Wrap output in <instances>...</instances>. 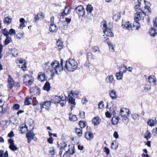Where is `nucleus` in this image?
Returning a JSON list of instances; mask_svg holds the SVG:
<instances>
[{
	"label": "nucleus",
	"mask_w": 157,
	"mask_h": 157,
	"mask_svg": "<svg viewBox=\"0 0 157 157\" xmlns=\"http://www.w3.org/2000/svg\"><path fill=\"white\" fill-rule=\"evenodd\" d=\"M63 60L61 59L60 63L57 60H53L51 63L49 61L45 63L43 66V69L46 73H51V75L52 78L55 73L57 75H59L61 72L63 71Z\"/></svg>",
	"instance_id": "1"
},
{
	"label": "nucleus",
	"mask_w": 157,
	"mask_h": 157,
	"mask_svg": "<svg viewBox=\"0 0 157 157\" xmlns=\"http://www.w3.org/2000/svg\"><path fill=\"white\" fill-rule=\"evenodd\" d=\"M77 67L78 63L74 59H70L66 61L65 68L69 71H73Z\"/></svg>",
	"instance_id": "2"
},
{
	"label": "nucleus",
	"mask_w": 157,
	"mask_h": 157,
	"mask_svg": "<svg viewBox=\"0 0 157 157\" xmlns=\"http://www.w3.org/2000/svg\"><path fill=\"white\" fill-rule=\"evenodd\" d=\"M101 25L102 27V29L103 30V33L104 34L103 36L105 35H106V36L104 37L105 39L104 41L105 42L108 39V36L112 37L113 36V34L112 32L111 31V29L110 28H107L106 25V21H103L101 23Z\"/></svg>",
	"instance_id": "3"
},
{
	"label": "nucleus",
	"mask_w": 157,
	"mask_h": 157,
	"mask_svg": "<svg viewBox=\"0 0 157 157\" xmlns=\"http://www.w3.org/2000/svg\"><path fill=\"white\" fill-rule=\"evenodd\" d=\"M34 81L33 77L28 74H26L23 76V82L25 85L27 86L32 85Z\"/></svg>",
	"instance_id": "4"
},
{
	"label": "nucleus",
	"mask_w": 157,
	"mask_h": 157,
	"mask_svg": "<svg viewBox=\"0 0 157 157\" xmlns=\"http://www.w3.org/2000/svg\"><path fill=\"white\" fill-rule=\"evenodd\" d=\"M141 17L142 14L140 12H137L134 14L135 22L133 23V28L135 27L137 29L140 27V25L138 21L141 19Z\"/></svg>",
	"instance_id": "5"
},
{
	"label": "nucleus",
	"mask_w": 157,
	"mask_h": 157,
	"mask_svg": "<svg viewBox=\"0 0 157 157\" xmlns=\"http://www.w3.org/2000/svg\"><path fill=\"white\" fill-rule=\"evenodd\" d=\"M75 10L79 16H83L85 14V10L82 5L78 6L75 8Z\"/></svg>",
	"instance_id": "6"
},
{
	"label": "nucleus",
	"mask_w": 157,
	"mask_h": 157,
	"mask_svg": "<svg viewBox=\"0 0 157 157\" xmlns=\"http://www.w3.org/2000/svg\"><path fill=\"white\" fill-rule=\"evenodd\" d=\"M146 5L144 11H143L142 13L145 15H148L151 12L150 10V6L151 4L149 2H146L145 0L144 1Z\"/></svg>",
	"instance_id": "7"
},
{
	"label": "nucleus",
	"mask_w": 157,
	"mask_h": 157,
	"mask_svg": "<svg viewBox=\"0 0 157 157\" xmlns=\"http://www.w3.org/2000/svg\"><path fill=\"white\" fill-rule=\"evenodd\" d=\"M35 135V134L33 130H30L27 132L26 136L28 142L29 143H30L33 139V137Z\"/></svg>",
	"instance_id": "8"
},
{
	"label": "nucleus",
	"mask_w": 157,
	"mask_h": 157,
	"mask_svg": "<svg viewBox=\"0 0 157 157\" xmlns=\"http://www.w3.org/2000/svg\"><path fill=\"white\" fill-rule=\"evenodd\" d=\"M29 91L31 94L34 95H37L40 93V90L39 88L36 86L31 88Z\"/></svg>",
	"instance_id": "9"
},
{
	"label": "nucleus",
	"mask_w": 157,
	"mask_h": 157,
	"mask_svg": "<svg viewBox=\"0 0 157 157\" xmlns=\"http://www.w3.org/2000/svg\"><path fill=\"white\" fill-rule=\"evenodd\" d=\"M45 72H40L38 74L37 78L39 81L43 82L47 80V76H46Z\"/></svg>",
	"instance_id": "10"
},
{
	"label": "nucleus",
	"mask_w": 157,
	"mask_h": 157,
	"mask_svg": "<svg viewBox=\"0 0 157 157\" xmlns=\"http://www.w3.org/2000/svg\"><path fill=\"white\" fill-rule=\"evenodd\" d=\"M18 61H19V63L21 64L19 65V66L21 67L23 71H25L27 67L25 60L21 59H19Z\"/></svg>",
	"instance_id": "11"
},
{
	"label": "nucleus",
	"mask_w": 157,
	"mask_h": 157,
	"mask_svg": "<svg viewBox=\"0 0 157 157\" xmlns=\"http://www.w3.org/2000/svg\"><path fill=\"white\" fill-rule=\"evenodd\" d=\"M109 94L111 98L113 100L116 99L117 97V92L114 89L111 90L109 91Z\"/></svg>",
	"instance_id": "12"
},
{
	"label": "nucleus",
	"mask_w": 157,
	"mask_h": 157,
	"mask_svg": "<svg viewBox=\"0 0 157 157\" xmlns=\"http://www.w3.org/2000/svg\"><path fill=\"white\" fill-rule=\"evenodd\" d=\"M8 81L9 84L8 87L10 89H11L13 87L14 84V80L10 75H9Z\"/></svg>",
	"instance_id": "13"
},
{
	"label": "nucleus",
	"mask_w": 157,
	"mask_h": 157,
	"mask_svg": "<svg viewBox=\"0 0 157 157\" xmlns=\"http://www.w3.org/2000/svg\"><path fill=\"white\" fill-rule=\"evenodd\" d=\"M79 94V92L78 90H75V91L71 90L70 92L68 93V96L75 98L78 97Z\"/></svg>",
	"instance_id": "14"
},
{
	"label": "nucleus",
	"mask_w": 157,
	"mask_h": 157,
	"mask_svg": "<svg viewBox=\"0 0 157 157\" xmlns=\"http://www.w3.org/2000/svg\"><path fill=\"white\" fill-rule=\"evenodd\" d=\"M51 102L50 101H48L43 102L42 105H40V107L41 109L44 108L47 110H48L51 106Z\"/></svg>",
	"instance_id": "15"
},
{
	"label": "nucleus",
	"mask_w": 157,
	"mask_h": 157,
	"mask_svg": "<svg viewBox=\"0 0 157 157\" xmlns=\"http://www.w3.org/2000/svg\"><path fill=\"white\" fill-rule=\"evenodd\" d=\"M58 30V27L53 23H51L49 28V30L51 33H56Z\"/></svg>",
	"instance_id": "16"
},
{
	"label": "nucleus",
	"mask_w": 157,
	"mask_h": 157,
	"mask_svg": "<svg viewBox=\"0 0 157 157\" xmlns=\"http://www.w3.org/2000/svg\"><path fill=\"white\" fill-rule=\"evenodd\" d=\"M129 111L128 109L122 108L120 111V113L121 116L128 115L130 114Z\"/></svg>",
	"instance_id": "17"
},
{
	"label": "nucleus",
	"mask_w": 157,
	"mask_h": 157,
	"mask_svg": "<svg viewBox=\"0 0 157 157\" xmlns=\"http://www.w3.org/2000/svg\"><path fill=\"white\" fill-rule=\"evenodd\" d=\"M63 94L60 96H55V98L52 100V102L54 104L59 103L61 99L63 98Z\"/></svg>",
	"instance_id": "18"
},
{
	"label": "nucleus",
	"mask_w": 157,
	"mask_h": 157,
	"mask_svg": "<svg viewBox=\"0 0 157 157\" xmlns=\"http://www.w3.org/2000/svg\"><path fill=\"white\" fill-rule=\"evenodd\" d=\"M68 100L69 102L71 105V111H72L73 108L74 107L75 105H76V103L75 101V98L68 96Z\"/></svg>",
	"instance_id": "19"
},
{
	"label": "nucleus",
	"mask_w": 157,
	"mask_h": 157,
	"mask_svg": "<svg viewBox=\"0 0 157 157\" xmlns=\"http://www.w3.org/2000/svg\"><path fill=\"white\" fill-rule=\"evenodd\" d=\"M119 119V117L117 116H114L112 118V124L114 125L117 124Z\"/></svg>",
	"instance_id": "20"
},
{
	"label": "nucleus",
	"mask_w": 157,
	"mask_h": 157,
	"mask_svg": "<svg viewBox=\"0 0 157 157\" xmlns=\"http://www.w3.org/2000/svg\"><path fill=\"white\" fill-rule=\"evenodd\" d=\"M85 137L88 140H91L94 137V135L91 132H87L85 133Z\"/></svg>",
	"instance_id": "21"
},
{
	"label": "nucleus",
	"mask_w": 157,
	"mask_h": 157,
	"mask_svg": "<svg viewBox=\"0 0 157 157\" xmlns=\"http://www.w3.org/2000/svg\"><path fill=\"white\" fill-rule=\"evenodd\" d=\"M157 28H151L150 30L149 33L150 35L152 37H155L157 35L156 33Z\"/></svg>",
	"instance_id": "22"
},
{
	"label": "nucleus",
	"mask_w": 157,
	"mask_h": 157,
	"mask_svg": "<svg viewBox=\"0 0 157 157\" xmlns=\"http://www.w3.org/2000/svg\"><path fill=\"white\" fill-rule=\"evenodd\" d=\"M100 122L99 117L98 116L94 117L92 120V122L95 126L99 124Z\"/></svg>",
	"instance_id": "23"
},
{
	"label": "nucleus",
	"mask_w": 157,
	"mask_h": 157,
	"mask_svg": "<svg viewBox=\"0 0 157 157\" xmlns=\"http://www.w3.org/2000/svg\"><path fill=\"white\" fill-rule=\"evenodd\" d=\"M12 21V18L10 16H8L5 18L3 21L4 23L5 24L8 25L10 24Z\"/></svg>",
	"instance_id": "24"
},
{
	"label": "nucleus",
	"mask_w": 157,
	"mask_h": 157,
	"mask_svg": "<svg viewBox=\"0 0 157 157\" xmlns=\"http://www.w3.org/2000/svg\"><path fill=\"white\" fill-rule=\"evenodd\" d=\"M57 49L59 50H60L63 48V42L60 40H58L56 43Z\"/></svg>",
	"instance_id": "25"
},
{
	"label": "nucleus",
	"mask_w": 157,
	"mask_h": 157,
	"mask_svg": "<svg viewBox=\"0 0 157 157\" xmlns=\"http://www.w3.org/2000/svg\"><path fill=\"white\" fill-rule=\"evenodd\" d=\"M122 26L123 28L128 30H129L130 29H132V26L130 25L129 21L126 22L124 24H122Z\"/></svg>",
	"instance_id": "26"
},
{
	"label": "nucleus",
	"mask_w": 157,
	"mask_h": 157,
	"mask_svg": "<svg viewBox=\"0 0 157 157\" xmlns=\"http://www.w3.org/2000/svg\"><path fill=\"white\" fill-rule=\"evenodd\" d=\"M151 137V135L150 132L147 130L144 134V138L147 140H148Z\"/></svg>",
	"instance_id": "27"
},
{
	"label": "nucleus",
	"mask_w": 157,
	"mask_h": 157,
	"mask_svg": "<svg viewBox=\"0 0 157 157\" xmlns=\"http://www.w3.org/2000/svg\"><path fill=\"white\" fill-rule=\"evenodd\" d=\"M50 89V83L47 81L44 85L43 87V89L44 90L48 91Z\"/></svg>",
	"instance_id": "28"
},
{
	"label": "nucleus",
	"mask_w": 157,
	"mask_h": 157,
	"mask_svg": "<svg viewBox=\"0 0 157 157\" xmlns=\"http://www.w3.org/2000/svg\"><path fill=\"white\" fill-rule=\"evenodd\" d=\"M63 98L61 99V100L59 102L60 105L62 107L65 106L66 103V97L64 94H63Z\"/></svg>",
	"instance_id": "29"
},
{
	"label": "nucleus",
	"mask_w": 157,
	"mask_h": 157,
	"mask_svg": "<svg viewBox=\"0 0 157 157\" xmlns=\"http://www.w3.org/2000/svg\"><path fill=\"white\" fill-rule=\"evenodd\" d=\"M32 100V97H27L24 101V104L25 105H29L31 104V101Z\"/></svg>",
	"instance_id": "30"
},
{
	"label": "nucleus",
	"mask_w": 157,
	"mask_h": 157,
	"mask_svg": "<svg viewBox=\"0 0 157 157\" xmlns=\"http://www.w3.org/2000/svg\"><path fill=\"white\" fill-rule=\"evenodd\" d=\"M10 51V53L12 54V56L14 57H16L18 55V51L15 48H13Z\"/></svg>",
	"instance_id": "31"
},
{
	"label": "nucleus",
	"mask_w": 157,
	"mask_h": 157,
	"mask_svg": "<svg viewBox=\"0 0 157 157\" xmlns=\"http://www.w3.org/2000/svg\"><path fill=\"white\" fill-rule=\"evenodd\" d=\"M113 80V77L112 75H109L106 78V81L108 83H112Z\"/></svg>",
	"instance_id": "32"
},
{
	"label": "nucleus",
	"mask_w": 157,
	"mask_h": 157,
	"mask_svg": "<svg viewBox=\"0 0 157 157\" xmlns=\"http://www.w3.org/2000/svg\"><path fill=\"white\" fill-rule=\"evenodd\" d=\"M6 38L4 41V45H6L12 42V40L11 37L9 36H6Z\"/></svg>",
	"instance_id": "33"
},
{
	"label": "nucleus",
	"mask_w": 157,
	"mask_h": 157,
	"mask_svg": "<svg viewBox=\"0 0 157 157\" xmlns=\"http://www.w3.org/2000/svg\"><path fill=\"white\" fill-rule=\"evenodd\" d=\"M87 60H90L94 59V56L91 52H88L87 53Z\"/></svg>",
	"instance_id": "34"
},
{
	"label": "nucleus",
	"mask_w": 157,
	"mask_h": 157,
	"mask_svg": "<svg viewBox=\"0 0 157 157\" xmlns=\"http://www.w3.org/2000/svg\"><path fill=\"white\" fill-rule=\"evenodd\" d=\"M148 80L150 83H155L156 82V79L154 76L153 75H151L149 76L148 78Z\"/></svg>",
	"instance_id": "35"
},
{
	"label": "nucleus",
	"mask_w": 157,
	"mask_h": 157,
	"mask_svg": "<svg viewBox=\"0 0 157 157\" xmlns=\"http://www.w3.org/2000/svg\"><path fill=\"white\" fill-rule=\"evenodd\" d=\"M8 153L7 151L4 153V151L0 150V157H8Z\"/></svg>",
	"instance_id": "36"
},
{
	"label": "nucleus",
	"mask_w": 157,
	"mask_h": 157,
	"mask_svg": "<svg viewBox=\"0 0 157 157\" xmlns=\"http://www.w3.org/2000/svg\"><path fill=\"white\" fill-rule=\"evenodd\" d=\"M147 124L150 126L152 127L155 125V121L152 119H149L147 122Z\"/></svg>",
	"instance_id": "37"
},
{
	"label": "nucleus",
	"mask_w": 157,
	"mask_h": 157,
	"mask_svg": "<svg viewBox=\"0 0 157 157\" xmlns=\"http://www.w3.org/2000/svg\"><path fill=\"white\" fill-rule=\"evenodd\" d=\"M123 73L121 71H120L119 72L117 73L116 74V76L118 80H121L122 79L123 77Z\"/></svg>",
	"instance_id": "38"
},
{
	"label": "nucleus",
	"mask_w": 157,
	"mask_h": 157,
	"mask_svg": "<svg viewBox=\"0 0 157 157\" xmlns=\"http://www.w3.org/2000/svg\"><path fill=\"white\" fill-rule=\"evenodd\" d=\"M141 0H138V4L136 5L134 7V9L136 11H139L140 10V5H141Z\"/></svg>",
	"instance_id": "39"
},
{
	"label": "nucleus",
	"mask_w": 157,
	"mask_h": 157,
	"mask_svg": "<svg viewBox=\"0 0 157 157\" xmlns=\"http://www.w3.org/2000/svg\"><path fill=\"white\" fill-rule=\"evenodd\" d=\"M20 130L21 132L22 133H23L27 129V127L26 125L24 124H22L20 126Z\"/></svg>",
	"instance_id": "40"
},
{
	"label": "nucleus",
	"mask_w": 157,
	"mask_h": 157,
	"mask_svg": "<svg viewBox=\"0 0 157 157\" xmlns=\"http://www.w3.org/2000/svg\"><path fill=\"white\" fill-rule=\"evenodd\" d=\"M86 10L87 12L91 13L93 10V7L90 4H88L86 7Z\"/></svg>",
	"instance_id": "41"
},
{
	"label": "nucleus",
	"mask_w": 157,
	"mask_h": 157,
	"mask_svg": "<svg viewBox=\"0 0 157 157\" xmlns=\"http://www.w3.org/2000/svg\"><path fill=\"white\" fill-rule=\"evenodd\" d=\"M107 43L109 46L110 51L112 52H114V49L113 44L109 41H107Z\"/></svg>",
	"instance_id": "42"
},
{
	"label": "nucleus",
	"mask_w": 157,
	"mask_h": 157,
	"mask_svg": "<svg viewBox=\"0 0 157 157\" xmlns=\"http://www.w3.org/2000/svg\"><path fill=\"white\" fill-rule=\"evenodd\" d=\"M66 152L69 154L73 155L75 153V148H69L67 151Z\"/></svg>",
	"instance_id": "43"
},
{
	"label": "nucleus",
	"mask_w": 157,
	"mask_h": 157,
	"mask_svg": "<svg viewBox=\"0 0 157 157\" xmlns=\"http://www.w3.org/2000/svg\"><path fill=\"white\" fill-rule=\"evenodd\" d=\"M8 142L10 144L9 147H16L14 144V141L11 139H9L8 140Z\"/></svg>",
	"instance_id": "44"
},
{
	"label": "nucleus",
	"mask_w": 157,
	"mask_h": 157,
	"mask_svg": "<svg viewBox=\"0 0 157 157\" xmlns=\"http://www.w3.org/2000/svg\"><path fill=\"white\" fill-rule=\"evenodd\" d=\"M75 132L79 136H80L82 134V131L80 128H76L75 129Z\"/></svg>",
	"instance_id": "45"
},
{
	"label": "nucleus",
	"mask_w": 157,
	"mask_h": 157,
	"mask_svg": "<svg viewBox=\"0 0 157 157\" xmlns=\"http://www.w3.org/2000/svg\"><path fill=\"white\" fill-rule=\"evenodd\" d=\"M69 119L71 121H75L77 119V118L76 115H71V114L69 115Z\"/></svg>",
	"instance_id": "46"
},
{
	"label": "nucleus",
	"mask_w": 157,
	"mask_h": 157,
	"mask_svg": "<svg viewBox=\"0 0 157 157\" xmlns=\"http://www.w3.org/2000/svg\"><path fill=\"white\" fill-rule=\"evenodd\" d=\"M67 6H66L65 7V9L63 11V12L60 13L59 14L60 16L62 17L63 18L65 16L67 15H65V11L67 10Z\"/></svg>",
	"instance_id": "47"
},
{
	"label": "nucleus",
	"mask_w": 157,
	"mask_h": 157,
	"mask_svg": "<svg viewBox=\"0 0 157 157\" xmlns=\"http://www.w3.org/2000/svg\"><path fill=\"white\" fill-rule=\"evenodd\" d=\"M2 33L3 35L6 36H9V32L6 28L2 30Z\"/></svg>",
	"instance_id": "48"
},
{
	"label": "nucleus",
	"mask_w": 157,
	"mask_h": 157,
	"mask_svg": "<svg viewBox=\"0 0 157 157\" xmlns=\"http://www.w3.org/2000/svg\"><path fill=\"white\" fill-rule=\"evenodd\" d=\"M121 17L119 13H117L114 15L113 17V19L116 21L119 20Z\"/></svg>",
	"instance_id": "49"
},
{
	"label": "nucleus",
	"mask_w": 157,
	"mask_h": 157,
	"mask_svg": "<svg viewBox=\"0 0 157 157\" xmlns=\"http://www.w3.org/2000/svg\"><path fill=\"white\" fill-rule=\"evenodd\" d=\"M144 88L145 91L149 92L150 90L151 86L149 85L146 84L144 86Z\"/></svg>",
	"instance_id": "50"
},
{
	"label": "nucleus",
	"mask_w": 157,
	"mask_h": 157,
	"mask_svg": "<svg viewBox=\"0 0 157 157\" xmlns=\"http://www.w3.org/2000/svg\"><path fill=\"white\" fill-rule=\"evenodd\" d=\"M92 51L94 52H100V50L99 48L97 46H94L92 48Z\"/></svg>",
	"instance_id": "51"
},
{
	"label": "nucleus",
	"mask_w": 157,
	"mask_h": 157,
	"mask_svg": "<svg viewBox=\"0 0 157 157\" xmlns=\"http://www.w3.org/2000/svg\"><path fill=\"white\" fill-rule=\"evenodd\" d=\"M79 125L81 128H84L86 126L85 122L82 121H80L79 122Z\"/></svg>",
	"instance_id": "52"
},
{
	"label": "nucleus",
	"mask_w": 157,
	"mask_h": 157,
	"mask_svg": "<svg viewBox=\"0 0 157 157\" xmlns=\"http://www.w3.org/2000/svg\"><path fill=\"white\" fill-rule=\"evenodd\" d=\"M9 33L10 35H15V30L13 29H11L9 31Z\"/></svg>",
	"instance_id": "53"
},
{
	"label": "nucleus",
	"mask_w": 157,
	"mask_h": 157,
	"mask_svg": "<svg viewBox=\"0 0 157 157\" xmlns=\"http://www.w3.org/2000/svg\"><path fill=\"white\" fill-rule=\"evenodd\" d=\"M67 144L65 142H62L60 145H59V147H67Z\"/></svg>",
	"instance_id": "54"
},
{
	"label": "nucleus",
	"mask_w": 157,
	"mask_h": 157,
	"mask_svg": "<svg viewBox=\"0 0 157 157\" xmlns=\"http://www.w3.org/2000/svg\"><path fill=\"white\" fill-rule=\"evenodd\" d=\"M98 108L100 109H102L104 107L103 101H101L99 102L98 104Z\"/></svg>",
	"instance_id": "55"
},
{
	"label": "nucleus",
	"mask_w": 157,
	"mask_h": 157,
	"mask_svg": "<svg viewBox=\"0 0 157 157\" xmlns=\"http://www.w3.org/2000/svg\"><path fill=\"white\" fill-rule=\"evenodd\" d=\"M24 35V33L23 32L20 33L17 35V39H20Z\"/></svg>",
	"instance_id": "56"
},
{
	"label": "nucleus",
	"mask_w": 157,
	"mask_h": 157,
	"mask_svg": "<svg viewBox=\"0 0 157 157\" xmlns=\"http://www.w3.org/2000/svg\"><path fill=\"white\" fill-rule=\"evenodd\" d=\"M20 105L19 104H15L13 105V108L15 110H18L20 108Z\"/></svg>",
	"instance_id": "57"
},
{
	"label": "nucleus",
	"mask_w": 157,
	"mask_h": 157,
	"mask_svg": "<svg viewBox=\"0 0 157 157\" xmlns=\"http://www.w3.org/2000/svg\"><path fill=\"white\" fill-rule=\"evenodd\" d=\"M113 101H111L109 103H107L106 108H109V109H110L113 106Z\"/></svg>",
	"instance_id": "58"
},
{
	"label": "nucleus",
	"mask_w": 157,
	"mask_h": 157,
	"mask_svg": "<svg viewBox=\"0 0 157 157\" xmlns=\"http://www.w3.org/2000/svg\"><path fill=\"white\" fill-rule=\"evenodd\" d=\"M3 46L2 44H0V58H2L3 57V54H2V49Z\"/></svg>",
	"instance_id": "59"
},
{
	"label": "nucleus",
	"mask_w": 157,
	"mask_h": 157,
	"mask_svg": "<svg viewBox=\"0 0 157 157\" xmlns=\"http://www.w3.org/2000/svg\"><path fill=\"white\" fill-rule=\"evenodd\" d=\"M85 113L84 111H80L79 112V115L81 118L84 119L85 117Z\"/></svg>",
	"instance_id": "60"
},
{
	"label": "nucleus",
	"mask_w": 157,
	"mask_h": 157,
	"mask_svg": "<svg viewBox=\"0 0 157 157\" xmlns=\"http://www.w3.org/2000/svg\"><path fill=\"white\" fill-rule=\"evenodd\" d=\"M153 25L154 28H157V17H156L155 20H153Z\"/></svg>",
	"instance_id": "61"
},
{
	"label": "nucleus",
	"mask_w": 157,
	"mask_h": 157,
	"mask_svg": "<svg viewBox=\"0 0 157 157\" xmlns=\"http://www.w3.org/2000/svg\"><path fill=\"white\" fill-rule=\"evenodd\" d=\"M40 18L43 19L44 17V15L42 13H37Z\"/></svg>",
	"instance_id": "62"
},
{
	"label": "nucleus",
	"mask_w": 157,
	"mask_h": 157,
	"mask_svg": "<svg viewBox=\"0 0 157 157\" xmlns=\"http://www.w3.org/2000/svg\"><path fill=\"white\" fill-rule=\"evenodd\" d=\"M63 30H66L67 29L68 27V24L66 23H64L63 25Z\"/></svg>",
	"instance_id": "63"
},
{
	"label": "nucleus",
	"mask_w": 157,
	"mask_h": 157,
	"mask_svg": "<svg viewBox=\"0 0 157 157\" xmlns=\"http://www.w3.org/2000/svg\"><path fill=\"white\" fill-rule=\"evenodd\" d=\"M14 136V134L13 131H11L8 135V136L11 138Z\"/></svg>",
	"instance_id": "64"
}]
</instances>
